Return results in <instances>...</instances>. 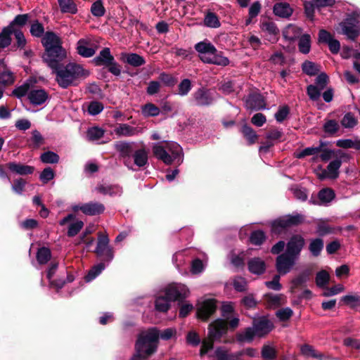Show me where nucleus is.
<instances>
[{
	"label": "nucleus",
	"mask_w": 360,
	"mask_h": 360,
	"mask_svg": "<svg viewBox=\"0 0 360 360\" xmlns=\"http://www.w3.org/2000/svg\"><path fill=\"white\" fill-rule=\"evenodd\" d=\"M114 60L113 56L110 53L109 48H104L99 54L94 58V61L97 65H107Z\"/></svg>",
	"instance_id": "obj_30"
},
{
	"label": "nucleus",
	"mask_w": 360,
	"mask_h": 360,
	"mask_svg": "<svg viewBox=\"0 0 360 360\" xmlns=\"http://www.w3.org/2000/svg\"><path fill=\"white\" fill-rule=\"evenodd\" d=\"M321 91V89L314 84H310L307 88V95L312 101H317L319 98Z\"/></svg>",
	"instance_id": "obj_59"
},
{
	"label": "nucleus",
	"mask_w": 360,
	"mask_h": 360,
	"mask_svg": "<svg viewBox=\"0 0 360 360\" xmlns=\"http://www.w3.org/2000/svg\"><path fill=\"white\" fill-rule=\"evenodd\" d=\"M193 97L195 104L200 106L211 105L215 99L213 94L204 88L198 89L193 94Z\"/></svg>",
	"instance_id": "obj_15"
},
{
	"label": "nucleus",
	"mask_w": 360,
	"mask_h": 360,
	"mask_svg": "<svg viewBox=\"0 0 360 360\" xmlns=\"http://www.w3.org/2000/svg\"><path fill=\"white\" fill-rule=\"evenodd\" d=\"M92 41L90 38H83L79 39L77 44V53L85 58L93 56L96 50L91 46Z\"/></svg>",
	"instance_id": "obj_18"
},
{
	"label": "nucleus",
	"mask_w": 360,
	"mask_h": 360,
	"mask_svg": "<svg viewBox=\"0 0 360 360\" xmlns=\"http://www.w3.org/2000/svg\"><path fill=\"white\" fill-rule=\"evenodd\" d=\"M301 353L306 357H312L319 359H322L323 355L318 352L314 348L309 345H304L300 349Z\"/></svg>",
	"instance_id": "obj_41"
},
{
	"label": "nucleus",
	"mask_w": 360,
	"mask_h": 360,
	"mask_svg": "<svg viewBox=\"0 0 360 360\" xmlns=\"http://www.w3.org/2000/svg\"><path fill=\"white\" fill-rule=\"evenodd\" d=\"M245 107L251 110H259L266 108L264 97L259 94H250L245 100Z\"/></svg>",
	"instance_id": "obj_17"
},
{
	"label": "nucleus",
	"mask_w": 360,
	"mask_h": 360,
	"mask_svg": "<svg viewBox=\"0 0 360 360\" xmlns=\"http://www.w3.org/2000/svg\"><path fill=\"white\" fill-rule=\"evenodd\" d=\"M195 49L198 53L199 58L204 63L223 67L229 64V58L207 39L197 43Z\"/></svg>",
	"instance_id": "obj_4"
},
{
	"label": "nucleus",
	"mask_w": 360,
	"mask_h": 360,
	"mask_svg": "<svg viewBox=\"0 0 360 360\" xmlns=\"http://www.w3.org/2000/svg\"><path fill=\"white\" fill-rule=\"evenodd\" d=\"M104 135V131L98 127H91L87 130L86 136L89 140L95 141L99 140Z\"/></svg>",
	"instance_id": "obj_47"
},
{
	"label": "nucleus",
	"mask_w": 360,
	"mask_h": 360,
	"mask_svg": "<svg viewBox=\"0 0 360 360\" xmlns=\"http://www.w3.org/2000/svg\"><path fill=\"white\" fill-rule=\"evenodd\" d=\"M273 13L275 15L279 18H289L293 13V9L289 4L286 2H280L274 4L273 7Z\"/></svg>",
	"instance_id": "obj_23"
},
{
	"label": "nucleus",
	"mask_w": 360,
	"mask_h": 360,
	"mask_svg": "<svg viewBox=\"0 0 360 360\" xmlns=\"http://www.w3.org/2000/svg\"><path fill=\"white\" fill-rule=\"evenodd\" d=\"M310 276L311 271L309 270H305L301 272L292 281V288H297L306 283L309 280Z\"/></svg>",
	"instance_id": "obj_40"
},
{
	"label": "nucleus",
	"mask_w": 360,
	"mask_h": 360,
	"mask_svg": "<svg viewBox=\"0 0 360 360\" xmlns=\"http://www.w3.org/2000/svg\"><path fill=\"white\" fill-rule=\"evenodd\" d=\"M134 164L139 167L146 166L148 162V154L145 148H140L132 154Z\"/></svg>",
	"instance_id": "obj_27"
},
{
	"label": "nucleus",
	"mask_w": 360,
	"mask_h": 360,
	"mask_svg": "<svg viewBox=\"0 0 360 360\" xmlns=\"http://www.w3.org/2000/svg\"><path fill=\"white\" fill-rule=\"evenodd\" d=\"M323 248V240L321 238H314L310 240L309 250L311 255L318 257Z\"/></svg>",
	"instance_id": "obj_35"
},
{
	"label": "nucleus",
	"mask_w": 360,
	"mask_h": 360,
	"mask_svg": "<svg viewBox=\"0 0 360 360\" xmlns=\"http://www.w3.org/2000/svg\"><path fill=\"white\" fill-rule=\"evenodd\" d=\"M322 144L317 147H308L295 153L297 158L301 159L308 155L318 154L321 150Z\"/></svg>",
	"instance_id": "obj_46"
},
{
	"label": "nucleus",
	"mask_w": 360,
	"mask_h": 360,
	"mask_svg": "<svg viewBox=\"0 0 360 360\" xmlns=\"http://www.w3.org/2000/svg\"><path fill=\"white\" fill-rule=\"evenodd\" d=\"M248 269L254 274H262L266 269L265 262L259 257H255L249 261Z\"/></svg>",
	"instance_id": "obj_25"
},
{
	"label": "nucleus",
	"mask_w": 360,
	"mask_h": 360,
	"mask_svg": "<svg viewBox=\"0 0 360 360\" xmlns=\"http://www.w3.org/2000/svg\"><path fill=\"white\" fill-rule=\"evenodd\" d=\"M141 113L144 117H156L160 115V109L152 103L141 106Z\"/></svg>",
	"instance_id": "obj_34"
},
{
	"label": "nucleus",
	"mask_w": 360,
	"mask_h": 360,
	"mask_svg": "<svg viewBox=\"0 0 360 360\" xmlns=\"http://www.w3.org/2000/svg\"><path fill=\"white\" fill-rule=\"evenodd\" d=\"M255 338L257 337L252 327H248L236 335V340L240 343H250Z\"/></svg>",
	"instance_id": "obj_26"
},
{
	"label": "nucleus",
	"mask_w": 360,
	"mask_h": 360,
	"mask_svg": "<svg viewBox=\"0 0 360 360\" xmlns=\"http://www.w3.org/2000/svg\"><path fill=\"white\" fill-rule=\"evenodd\" d=\"M204 25L211 28L220 27V22L217 15L212 12H207L204 18Z\"/></svg>",
	"instance_id": "obj_38"
},
{
	"label": "nucleus",
	"mask_w": 360,
	"mask_h": 360,
	"mask_svg": "<svg viewBox=\"0 0 360 360\" xmlns=\"http://www.w3.org/2000/svg\"><path fill=\"white\" fill-rule=\"evenodd\" d=\"M318 197L320 204L325 205L330 202L335 197V193L330 188H323L319 192Z\"/></svg>",
	"instance_id": "obj_44"
},
{
	"label": "nucleus",
	"mask_w": 360,
	"mask_h": 360,
	"mask_svg": "<svg viewBox=\"0 0 360 360\" xmlns=\"http://www.w3.org/2000/svg\"><path fill=\"white\" fill-rule=\"evenodd\" d=\"M126 61L127 63L134 67H139L146 63L144 58L136 53L128 54L126 58Z\"/></svg>",
	"instance_id": "obj_51"
},
{
	"label": "nucleus",
	"mask_w": 360,
	"mask_h": 360,
	"mask_svg": "<svg viewBox=\"0 0 360 360\" xmlns=\"http://www.w3.org/2000/svg\"><path fill=\"white\" fill-rule=\"evenodd\" d=\"M299 51L304 54L309 53L311 49V37L308 34H304L299 38Z\"/></svg>",
	"instance_id": "obj_33"
},
{
	"label": "nucleus",
	"mask_w": 360,
	"mask_h": 360,
	"mask_svg": "<svg viewBox=\"0 0 360 360\" xmlns=\"http://www.w3.org/2000/svg\"><path fill=\"white\" fill-rule=\"evenodd\" d=\"M261 355L264 360H274L276 359L277 352L271 345H264L261 351Z\"/></svg>",
	"instance_id": "obj_37"
},
{
	"label": "nucleus",
	"mask_w": 360,
	"mask_h": 360,
	"mask_svg": "<svg viewBox=\"0 0 360 360\" xmlns=\"http://www.w3.org/2000/svg\"><path fill=\"white\" fill-rule=\"evenodd\" d=\"M170 301L165 296L158 297L155 300L156 310L162 312H166L169 308Z\"/></svg>",
	"instance_id": "obj_54"
},
{
	"label": "nucleus",
	"mask_w": 360,
	"mask_h": 360,
	"mask_svg": "<svg viewBox=\"0 0 360 360\" xmlns=\"http://www.w3.org/2000/svg\"><path fill=\"white\" fill-rule=\"evenodd\" d=\"M297 260L285 253L278 255L276 262L277 271L281 275L287 274L291 271Z\"/></svg>",
	"instance_id": "obj_12"
},
{
	"label": "nucleus",
	"mask_w": 360,
	"mask_h": 360,
	"mask_svg": "<svg viewBox=\"0 0 360 360\" xmlns=\"http://www.w3.org/2000/svg\"><path fill=\"white\" fill-rule=\"evenodd\" d=\"M341 166V160H334L331 161L327 167L326 172L328 173V178L335 179L338 176L339 169Z\"/></svg>",
	"instance_id": "obj_36"
},
{
	"label": "nucleus",
	"mask_w": 360,
	"mask_h": 360,
	"mask_svg": "<svg viewBox=\"0 0 360 360\" xmlns=\"http://www.w3.org/2000/svg\"><path fill=\"white\" fill-rule=\"evenodd\" d=\"M62 60H55V65H49L56 73V79L60 87L66 89L70 85L75 84L78 79L89 75L81 65L70 63L64 66L61 63Z\"/></svg>",
	"instance_id": "obj_1"
},
{
	"label": "nucleus",
	"mask_w": 360,
	"mask_h": 360,
	"mask_svg": "<svg viewBox=\"0 0 360 360\" xmlns=\"http://www.w3.org/2000/svg\"><path fill=\"white\" fill-rule=\"evenodd\" d=\"M302 71L308 75L312 76L318 73L319 66L311 61L306 60L302 65Z\"/></svg>",
	"instance_id": "obj_49"
},
{
	"label": "nucleus",
	"mask_w": 360,
	"mask_h": 360,
	"mask_svg": "<svg viewBox=\"0 0 360 360\" xmlns=\"http://www.w3.org/2000/svg\"><path fill=\"white\" fill-rule=\"evenodd\" d=\"M186 296V289L184 285H171L165 290V297L170 302Z\"/></svg>",
	"instance_id": "obj_19"
},
{
	"label": "nucleus",
	"mask_w": 360,
	"mask_h": 360,
	"mask_svg": "<svg viewBox=\"0 0 360 360\" xmlns=\"http://www.w3.org/2000/svg\"><path fill=\"white\" fill-rule=\"evenodd\" d=\"M103 110V105L98 101L91 102L88 107V112L91 115H96Z\"/></svg>",
	"instance_id": "obj_63"
},
{
	"label": "nucleus",
	"mask_w": 360,
	"mask_h": 360,
	"mask_svg": "<svg viewBox=\"0 0 360 360\" xmlns=\"http://www.w3.org/2000/svg\"><path fill=\"white\" fill-rule=\"evenodd\" d=\"M261 28L268 35V40L271 43H275L278 40V29L274 22H265L262 24Z\"/></svg>",
	"instance_id": "obj_24"
},
{
	"label": "nucleus",
	"mask_w": 360,
	"mask_h": 360,
	"mask_svg": "<svg viewBox=\"0 0 360 360\" xmlns=\"http://www.w3.org/2000/svg\"><path fill=\"white\" fill-rule=\"evenodd\" d=\"M233 285L236 290L238 292L245 291L247 287V281L243 277H236L233 281Z\"/></svg>",
	"instance_id": "obj_62"
},
{
	"label": "nucleus",
	"mask_w": 360,
	"mask_h": 360,
	"mask_svg": "<svg viewBox=\"0 0 360 360\" xmlns=\"http://www.w3.org/2000/svg\"><path fill=\"white\" fill-rule=\"evenodd\" d=\"M30 90V85L27 83H25L21 86H19L16 87L13 91V94L18 97V98H21L22 97L25 96V95H28Z\"/></svg>",
	"instance_id": "obj_60"
},
{
	"label": "nucleus",
	"mask_w": 360,
	"mask_h": 360,
	"mask_svg": "<svg viewBox=\"0 0 360 360\" xmlns=\"http://www.w3.org/2000/svg\"><path fill=\"white\" fill-rule=\"evenodd\" d=\"M329 274L327 271L322 270L317 273L316 276V283L317 286L323 288L326 285L329 281Z\"/></svg>",
	"instance_id": "obj_57"
},
{
	"label": "nucleus",
	"mask_w": 360,
	"mask_h": 360,
	"mask_svg": "<svg viewBox=\"0 0 360 360\" xmlns=\"http://www.w3.org/2000/svg\"><path fill=\"white\" fill-rule=\"evenodd\" d=\"M358 124V120L352 112L346 113L342 120L341 124L344 128L352 129Z\"/></svg>",
	"instance_id": "obj_39"
},
{
	"label": "nucleus",
	"mask_w": 360,
	"mask_h": 360,
	"mask_svg": "<svg viewBox=\"0 0 360 360\" xmlns=\"http://www.w3.org/2000/svg\"><path fill=\"white\" fill-rule=\"evenodd\" d=\"M41 42L46 49L44 60L48 65H55V60H63L66 57V51L61 46L60 37L53 32H46Z\"/></svg>",
	"instance_id": "obj_6"
},
{
	"label": "nucleus",
	"mask_w": 360,
	"mask_h": 360,
	"mask_svg": "<svg viewBox=\"0 0 360 360\" xmlns=\"http://www.w3.org/2000/svg\"><path fill=\"white\" fill-rule=\"evenodd\" d=\"M340 33L350 40H355L360 32V13L354 12L339 24Z\"/></svg>",
	"instance_id": "obj_8"
},
{
	"label": "nucleus",
	"mask_w": 360,
	"mask_h": 360,
	"mask_svg": "<svg viewBox=\"0 0 360 360\" xmlns=\"http://www.w3.org/2000/svg\"><path fill=\"white\" fill-rule=\"evenodd\" d=\"M241 132L250 145H252L256 142L258 136L252 128L245 124L241 129Z\"/></svg>",
	"instance_id": "obj_42"
},
{
	"label": "nucleus",
	"mask_w": 360,
	"mask_h": 360,
	"mask_svg": "<svg viewBox=\"0 0 360 360\" xmlns=\"http://www.w3.org/2000/svg\"><path fill=\"white\" fill-rule=\"evenodd\" d=\"M186 342L188 344L196 347L200 342V338L195 331L191 330L186 335Z\"/></svg>",
	"instance_id": "obj_64"
},
{
	"label": "nucleus",
	"mask_w": 360,
	"mask_h": 360,
	"mask_svg": "<svg viewBox=\"0 0 360 360\" xmlns=\"http://www.w3.org/2000/svg\"><path fill=\"white\" fill-rule=\"evenodd\" d=\"M51 257L50 249L46 247L39 248L37 252V259L40 264H46Z\"/></svg>",
	"instance_id": "obj_43"
},
{
	"label": "nucleus",
	"mask_w": 360,
	"mask_h": 360,
	"mask_svg": "<svg viewBox=\"0 0 360 360\" xmlns=\"http://www.w3.org/2000/svg\"><path fill=\"white\" fill-rule=\"evenodd\" d=\"M323 127L324 132L331 136L334 135L336 132L338 131L340 125L336 120H329L326 121Z\"/></svg>",
	"instance_id": "obj_45"
},
{
	"label": "nucleus",
	"mask_w": 360,
	"mask_h": 360,
	"mask_svg": "<svg viewBox=\"0 0 360 360\" xmlns=\"http://www.w3.org/2000/svg\"><path fill=\"white\" fill-rule=\"evenodd\" d=\"M6 167L11 172L19 175L30 174L34 171V167L15 162L7 163Z\"/></svg>",
	"instance_id": "obj_22"
},
{
	"label": "nucleus",
	"mask_w": 360,
	"mask_h": 360,
	"mask_svg": "<svg viewBox=\"0 0 360 360\" xmlns=\"http://www.w3.org/2000/svg\"><path fill=\"white\" fill-rule=\"evenodd\" d=\"M192 88L191 82L188 79H184L178 86V94L186 96Z\"/></svg>",
	"instance_id": "obj_55"
},
{
	"label": "nucleus",
	"mask_w": 360,
	"mask_h": 360,
	"mask_svg": "<svg viewBox=\"0 0 360 360\" xmlns=\"http://www.w3.org/2000/svg\"><path fill=\"white\" fill-rule=\"evenodd\" d=\"M60 11L63 13L76 14L77 7L73 0H58Z\"/></svg>",
	"instance_id": "obj_32"
},
{
	"label": "nucleus",
	"mask_w": 360,
	"mask_h": 360,
	"mask_svg": "<svg viewBox=\"0 0 360 360\" xmlns=\"http://www.w3.org/2000/svg\"><path fill=\"white\" fill-rule=\"evenodd\" d=\"M118 137H130L139 134L141 132L139 127H134L127 124H119L114 129Z\"/></svg>",
	"instance_id": "obj_20"
},
{
	"label": "nucleus",
	"mask_w": 360,
	"mask_h": 360,
	"mask_svg": "<svg viewBox=\"0 0 360 360\" xmlns=\"http://www.w3.org/2000/svg\"><path fill=\"white\" fill-rule=\"evenodd\" d=\"M15 81L13 73L8 69L4 70L0 73V83L4 85H11Z\"/></svg>",
	"instance_id": "obj_52"
},
{
	"label": "nucleus",
	"mask_w": 360,
	"mask_h": 360,
	"mask_svg": "<svg viewBox=\"0 0 360 360\" xmlns=\"http://www.w3.org/2000/svg\"><path fill=\"white\" fill-rule=\"evenodd\" d=\"M96 189L103 195H109L110 196L120 195L122 193V188L117 185H99Z\"/></svg>",
	"instance_id": "obj_31"
},
{
	"label": "nucleus",
	"mask_w": 360,
	"mask_h": 360,
	"mask_svg": "<svg viewBox=\"0 0 360 360\" xmlns=\"http://www.w3.org/2000/svg\"><path fill=\"white\" fill-rule=\"evenodd\" d=\"M49 95L44 89L31 90L28 94V100L34 105L44 104L48 99Z\"/></svg>",
	"instance_id": "obj_21"
},
{
	"label": "nucleus",
	"mask_w": 360,
	"mask_h": 360,
	"mask_svg": "<svg viewBox=\"0 0 360 360\" xmlns=\"http://www.w3.org/2000/svg\"><path fill=\"white\" fill-rule=\"evenodd\" d=\"M30 16L28 14H19L17 15L13 20L9 24V25L5 27L6 31H8V32H12L14 30H20L16 28V26L21 27L26 25Z\"/></svg>",
	"instance_id": "obj_29"
},
{
	"label": "nucleus",
	"mask_w": 360,
	"mask_h": 360,
	"mask_svg": "<svg viewBox=\"0 0 360 360\" xmlns=\"http://www.w3.org/2000/svg\"><path fill=\"white\" fill-rule=\"evenodd\" d=\"M342 301L352 308L360 306V296L358 295H347L342 297Z\"/></svg>",
	"instance_id": "obj_48"
},
{
	"label": "nucleus",
	"mask_w": 360,
	"mask_h": 360,
	"mask_svg": "<svg viewBox=\"0 0 360 360\" xmlns=\"http://www.w3.org/2000/svg\"><path fill=\"white\" fill-rule=\"evenodd\" d=\"M301 34V28L294 25H288L283 31V37L288 41H294L300 38Z\"/></svg>",
	"instance_id": "obj_28"
},
{
	"label": "nucleus",
	"mask_w": 360,
	"mask_h": 360,
	"mask_svg": "<svg viewBox=\"0 0 360 360\" xmlns=\"http://www.w3.org/2000/svg\"><path fill=\"white\" fill-rule=\"evenodd\" d=\"M159 340V331L155 328L142 331L136 340L135 348L136 354L131 360L146 359L155 352Z\"/></svg>",
	"instance_id": "obj_3"
},
{
	"label": "nucleus",
	"mask_w": 360,
	"mask_h": 360,
	"mask_svg": "<svg viewBox=\"0 0 360 360\" xmlns=\"http://www.w3.org/2000/svg\"><path fill=\"white\" fill-rule=\"evenodd\" d=\"M72 210L75 212L81 210L86 215L94 216L103 213L105 210V207L102 203L90 202L82 205H74L72 206Z\"/></svg>",
	"instance_id": "obj_13"
},
{
	"label": "nucleus",
	"mask_w": 360,
	"mask_h": 360,
	"mask_svg": "<svg viewBox=\"0 0 360 360\" xmlns=\"http://www.w3.org/2000/svg\"><path fill=\"white\" fill-rule=\"evenodd\" d=\"M105 8L101 0L96 1L91 7V12L96 17H101L105 14Z\"/></svg>",
	"instance_id": "obj_56"
},
{
	"label": "nucleus",
	"mask_w": 360,
	"mask_h": 360,
	"mask_svg": "<svg viewBox=\"0 0 360 360\" xmlns=\"http://www.w3.org/2000/svg\"><path fill=\"white\" fill-rule=\"evenodd\" d=\"M303 221V217L300 214L285 215L271 222V231L280 233L283 229L300 224Z\"/></svg>",
	"instance_id": "obj_9"
},
{
	"label": "nucleus",
	"mask_w": 360,
	"mask_h": 360,
	"mask_svg": "<svg viewBox=\"0 0 360 360\" xmlns=\"http://www.w3.org/2000/svg\"><path fill=\"white\" fill-rule=\"evenodd\" d=\"M110 240L108 236L104 233H99L98 236V242L95 249V253L98 257H101L102 262L94 266L85 276V281L90 282L96 278L108 265L114 258V250L109 245Z\"/></svg>",
	"instance_id": "obj_2"
},
{
	"label": "nucleus",
	"mask_w": 360,
	"mask_h": 360,
	"mask_svg": "<svg viewBox=\"0 0 360 360\" xmlns=\"http://www.w3.org/2000/svg\"><path fill=\"white\" fill-rule=\"evenodd\" d=\"M217 309L216 301L214 299H208L203 301L198 305V316L202 319L207 320Z\"/></svg>",
	"instance_id": "obj_16"
},
{
	"label": "nucleus",
	"mask_w": 360,
	"mask_h": 360,
	"mask_svg": "<svg viewBox=\"0 0 360 360\" xmlns=\"http://www.w3.org/2000/svg\"><path fill=\"white\" fill-rule=\"evenodd\" d=\"M152 150L155 157L167 165L175 160H177L179 164L183 162L182 148L176 142L155 143L153 144Z\"/></svg>",
	"instance_id": "obj_5"
},
{
	"label": "nucleus",
	"mask_w": 360,
	"mask_h": 360,
	"mask_svg": "<svg viewBox=\"0 0 360 360\" xmlns=\"http://www.w3.org/2000/svg\"><path fill=\"white\" fill-rule=\"evenodd\" d=\"M44 32V26L38 20L34 21L30 27V33L32 36L40 37Z\"/></svg>",
	"instance_id": "obj_58"
},
{
	"label": "nucleus",
	"mask_w": 360,
	"mask_h": 360,
	"mask_svg": "<svg viewBox=\"0 0 360 360\" xmlns=\"http://www.w3.org/2000/svg\"><path fill=\"white\" fill-rule=\"evenodd\" d=\"M40 159L44 163L54 164L58 162L59 156L54 152L47 151L41 155Z\"/></svg>",
	"instance_id": "obj_53"
},
{
	"label": "nucleus",
	"mask_w": 360,
	"mask_h": 360,
	"mask_svg": "<svg viewBox=\"0 0 360 360\" xmlns=\"http://www.w3.org/2000/svg\"><path fill=\"white\" fill-rule=\"evenodd\" d=\"M252 327L254 328L257 337L262 338L273 329L274 325L268 319L260 317L253 321Z\"/></svg>",
	"instance_id": "obj_14"
},
{
	"label": "nucleus",
	"mask_w": 360,
	"mask_h": 360,
	"mask_svg": "<svg viewBox=\"0 0 360 360\" xmlns=\"http://www.w3.org/2000/svg\"><path fill=\"white\" fill-rule=\"evenodd\" d=\"M304 244L305 240L302 236H292L286 245V250L284 253L298 259Z\"/></svg>",
	"instance_id": "obj_11"
},
{
	"label": "nucleus",
	"mask_w": 360,
	"mask_h": 360,
	"mask_svg": "<svg viewBox=\"0 0 360 360\" xmlns=\"http://www.w3.org/2000/svg\"><path fill=\"white\" fill-rule=\"evenodd\" d=\"M115 149L119 153L120 157L123 159L124 165L129 169L134 170L131 157L134 152V143L119 141L115 143Z\"/></svg>",
	"instance_id": "obj_10"
},
{
	"label": "nucleus",
	"mask_w": 360,
	"mask_h": 360,
	"mask_svg": "<svg viewBox=\"0 0 360 360\" xmlns=\"http://www.w3.org/2000/svg\"><path fill=\"white\" fill-rule=\"evenodd\" d=\"M265 239V233L260 230L253 231L250 236V243L255 245H262Z\"/></svg>",
	"instance_id": "obj_50"
},
{
	"label": "nucleus",
	"mask_w": 360,
	"mask_h": 360,
	"mask_svg": "<svg viewBox=\"0 0 360 360\" xmlns=\"http://www.w3.org/2000/svg\"><path fill=\"white\" fill-rule=\"evenodd\" d=\"M26 185V181L22 178H18L14 180L11 188L12 190L17 194L21 195L23 192L24 188Z\"/></svg>",
	"instance_id": "obj_61"
},
{
	"label": "nucleus",
	"mask_w": 360,
	"mask_h": 360,
	"mask_svg": "<svg viewBox=\"0 0 360 360\" xmlns=\"http://www.w3.org/2000/svg\"><path fill=\"white\" fill-rule=\"evenodd\" d=\"M227 330V323L224 319H217L210 325L209 338L204 340L200 352V356L208 353L213 348V340L220 338Z\"/></svg>",
	"instance_id": "obj_7"
}]
</instances>
